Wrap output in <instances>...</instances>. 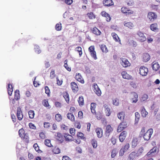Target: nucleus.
Masks as SVG:
<instances>
[{"instance_id": "09e8293b", "label": "nucleus", "mask_w": 160, "mask_h": 160, "mask_svg": "<svg viewBox=\"0 0 160 160\" xmlns=\"http://www.w3.org/2000/svg\"><path fill=\"white\" fill-rule=\"evenodd\" d=\"M55 28L57 31H59L61 30L62 28L61 24V23L57 24Z\"/></svg>"}, {"instance_id": "4be33fe9", "label": "nucleus", "mask_w": 160, "mask_h": 160, "mask_svg": "<svg viewBox=\"0 0 160 160\" xmlns=\"http://www.w3.org/2000/svg\"><path fill=\"white\" fill-rule=\"evenodd\" d=\"M150 28L151 30L154 32H156L158 30L157 24L155 23L152 24L150 26Z\"/></svg>"}, {"instance_id": "5701e85b", "label": "nucleus", "mask_w": 160, "mask_h": 160, "mask_svg": "<svg viewBox=\"0 0 160 160\" xmlns=\"http://www.w3.org/2000/svg\"><path fill=\"white\" fill-rule=\"evenodd\" d=\"M136 156V153L135 152H132L129 154L128 160H133Z\"/></svg>"}, {"instance_id": "864d4df0", "label": "nucleus", "mask_w": 160, "mask_h": 160, "mask_svg": "<svg viewBox=\"0 0 160 160\" xmlns=\"http://www.w3.org/2000/svg\"><path fill=\"white\" fill-rule=\"evenodd\" d=\"M52 151L55 154H58L60 152V150L58 148H55L53 149Z\"/></svg>"}, {"instance_id": "bf43d9fd", "label": "nucleus", "mask_w": 160, "mask_h": 160, "mask_svg": "<svg viewBox=\"0 0 160 160\" xmlns=\"http://www.w3.org/2000/svg\"><path fill=\"white\" fill-rule=\"evenodd\" d=\"M55 76L54 70H52L50 72V77L52 79L54 78Z\"/></svg>"}, {"instance_id": "5fc2aeb1", "label": "nucleus", "mask_w": 160, "mask_h": 160, "mask_svg": "<svg viewBox=\"0 0 160 160\" xmlns=\"http://www.w3.org/2000/svg\"><path fill=\"white\" fill-rule=\"evenodd\" d=\"M145 127H143L142 128V130L140 132V137H142L143 136L144 134V133L145 132Z\"/></svg>"}, {"instance_id": "e2e57ef3", "label": "nucleus", "mask_w": 160, "mask_h": 160, "mask_svg": "<svg viewBox=\"0 0 160 160\" xmlns=\"http://www.w3.org/2000/svg\"><path fill=\"white\" fill-rule=\"evenodd\" d=\"M24 130L22 128L21 129L19 130L18 133L20 137L23 136V134H24Z\"/></svg>"}, {"instance_id": "6ab92c4d", "label": "nucleus", "mask_w": 160, "mask_h": 160, "mask_svg": "<svg viewBox=\"0 0 160 160\" xmlns=\"http://www.w3.org/2000/svg\"><path fill=\"white\" fill-rule=\"evenodd\" d=\"M112 130V128L109 125H108L106 127V136H109V133L111 132Z\"/></svg>"}, {"instance_id": "423d86ee", "label": "nucleus", "mask_w": 160, "mask_h": 160, "mask_svg": "<svg viewBox=\"0 0 160 160\" xmlns=\"http://www.w3.org/2000/svg\"><path fill=\"white\" fill-rule=\"evenodd\" d=\"M137 35L139 37L138 40L139 42H142L145 41L146 40V37L144 35L143 33L141 31H138L137 32Z\"/></svg>"}, {"instance_id": "0eeeda50", "label": "nucleus", "mask_w": 160, "mask_h": 160, "mask_svg": "<svg viewBox=\"0 0 160 160\" xmlns=\"http://www.w3.org/2000/svg\"><path fill=\"white\" fill-rule=\"evenodd\" d=\"M127 127V124L126 122H122L118 126L117 131L118 132H120L122 131L124 128Z\"/></svg>"}, {"instance_id": "79ce46f5", "label": "nucleus", "mask_w": 160, "mask_h": 160, "mask_svg": "<svg viewBox=\"0 0 160 160\" xmlns=\"http://www.w3.org/2000/svg\"><path fill=\"white\" fill-rule=\"evenodd\" d=\"M148 98V95L144 94L142 95V97L141 99V101L142 102L146 101Z\"/></svg>"}, {"instance_id": "20e7f679", "label": "nucleus", "mask_w": 160, "mask_h": 160, "mask_svg": "<svg viewBox=\"0 0 160 160\" xmlns=\"http://www.w3.org/2000/svg\"><path fill=\"white\" fill-rule=\"evenodd\" d=\"M148 72V69L144 66H141L139 69V73L142 76H146Z\"/></svg>"}, {"instance_id": "f03ea898", "label": "nucleus", "mask_w": 160, "mask_h": 160, "mask_svg": "<svg viewBox=\"0 0 160 160\" xmlns=\"http://www.w3.org/2000/svg\"><path fill=\"white\" fill-rule=\"evenodd\" d=\"M158 148L157 147H154L148 152L146 155L149 157L154 156L158 152Z\"/></svg>"}, {"instance_id": "8fccbe9b", "label": "nucleus", "mask_w": 160, "mask_h": 160, "mask_svg": "<svg viewBox=\"0 0 160 160\" xmlns=\"http://www.w3.org/2000/svg\"><path fill=\"white\" fill-rule=\"evenodd\" d=\"M50 142L51 141L50 140L46 139L45 141V144L48 147H51L52 145Z\"/></svg>"}, {"instance_id": "f704fd0d", "label": "nucleus", "mask_w": 160, "mask_h": 160, "mask_svg": "<svg viewBox=\"0 0 160 160\" xmlns=\"http://www.w3.org/2000/svg\"><path fill=\"white\" fill-rule=\"evenodd\" d=\"M42 104L48 108H50L48 100L46 99H44L42 101Z\"/></svg>"}, {"instance_id": "dca6fc26", "label": "nucleus", "mask_w": 160, "mask_h": 160, "mask_svg": "<svg viewBox=\"0 0 160 160\" xmlns=\"http://www.w3.org/2000/svg\"><path fill=\"white\" fill-rule=\"evenodd\" d=\"M152 68L155 71H157L160 67L159 64L156 62H153L152 63Z\"/></svg>"}, {"instance_id": "473e14b6", "label": "nucleus", "mask_w": 160, "mask_h": 160, "mask_svg": "<svg viewBox=\"0 0 160 160\" xmlns=\"http://www.w3.org/2000/svg\"><path fill=\"white\" fill-rule=\"evenodd\" d=\"M63 96L66 102L68 103L69 101V95L66 92H63Z\"/></svg>"}, {"instance_id": "e433bc0d", "label": "nucleus", "mask_w": 160, "mask_h": 160, "mask_svg": "<svg viewBox=\"0 0 160 160\" xmlns=\"http://www.w3.org/2000/svg\"><path fill=\"white\" fill-rule=\"evenodd\" d=\"M67 117L68 119L72 121L74 120V117L73 114L71 113H68L67 114Z\"/></svg>"}, {"instance_id": "2f4dec72", "label": "nucleus", "mask_w": 160, "mask_h": 160, "mask_svg": "<svg viewBox=\"0 0 160 160\" xmlns=\"http://www.w3.org/2000/svg\"><path fill=\"white\" fill-rule=\"evenodd\" d=\"M56 138L59 141H60L61 142H63V137L61 133L58 132L57 133V135L56 136Z\"/></svg>"}, {"instance_id": "c9c22d12", "label": "nucleus", "mask_w": 160, "mask_h": 160, "mask_svg": "<svg viewBox=\"0 0 160 160\" xmlns=\"http://www.w3.org/2000/svg\"><path fill=\"white\" fill-rule=\"evenodd\" d=\"M135 123H138V121L139 120L140 118V115L139 113L138 112H136L135 113Z\"/></svg>"}, {"instance_id": "c85d7f7f", "label": "nucleus", "mask_w": 160, "mask_h": 160, "mask_svg": "<svg viewBox=\"0 0 160 160\" xmlns=\"http://www.w3.org/2000/svg\"><path fill=\"white\" fill-rule=\"evenodd\" d=\"M118 117L121 120H123L125 117V113L123 112H121L118 114Z\"/></svg>"}, {"instance_id": "6e6d98bb", "label": "nucleus", "mask_w": 160, "mask_h": 160, "mask_svg": "<svg viewBox=\"0 0 160 160\" xmlns=\"http://www.w3.org/2000/svg\"><path fill=\"white\" fill-rule=\"evenodd\" d=\"M113 104L115 105H118L119 104V100L117 98H116L113 100Z\"/></svg>"}, {"instance_id": "1a4fd4ad", "label": "nucleus", "mask_w": 160, "mask_h": 160, "mask_svg": "<svg viewBox=\"0 0 160 160\" xmlns=\"http://www.w3.org/2000/svg\"><path fill=\"white\" fill-rule=\"evenodd\" d=\"M148 18L151 21H153L157 18V15L154 12H151L148 13Z\"/></svg>"}, {"instance_id": "393cba45", "label": "nucleus", "mask_w": 160, "mask_h": 160, "mask_svg": "<svg viewBox=\"0 0 160 160\" xmlns=\"http://www.w3.org/2000/svg\"><path fill=\"white\" fill-rule=\"evenodd\" d=\"M13 89L12 86L10 84H9L8 85V92L9 95H11L13 92Z\"/></svg>"}, {"instance_id": "c756f323", "label": "nucleus", "mask_w": 160, "mask_h": 160, "mask_svg": "<svg viewBox=\"0 0 160 160\" xmlns=\"http://www.w3.org/2000/svg\"><path fill=\"white\" fill-rule=\"evenodd\" d=\"M92 32L94 34L97 35H100L101 33V32L96 27L93 28L92 30Z\"/></svg>"}, {"instance_id": "0e129e2a", "label": "nucleus", "mask_w": 160, "mask_h": 160, "mask_svg": "<svg viewBox=\"0 0 160 160\" xmlns=\"http://www.w3.org/2000/svg\"><path fill=\"white\" fill-rule=\"evenodd\" d=\"M45 93L48 94V96L50 93V91L48 87V86L45 87Z\"/></svg>"}, {"instance_id": "37998d69", "label": "nucleus", "mask_w": 160, "mask_h": 160, "mask_svg": "<svg viewBox=\"0 0 160 160\" xmlns=\"http://www.w3.org/2000/svg\"><path fill=\"white\" fill-rule=\"evenodd\" d=\"M29 117L30 118L32 119L33 118L35 113L34 111L30 110L28 112Z\"/></svg>"}, {"instance_id": "2eb2a0df", "label": "nucleus", "mask_w": 160, "mask_h": 160, "mask_svg": "<svg viewBox=\"0 0 160 160\" xmlns=\"http://www.w3.org/2000/svg\"><path fill=\"white\" fill-rule=\"evenodd\" d=\"M131 94L133 96L134 98H132V102L136 103L138 101V95L135 92H132Z\"/></svg>"}, {"instance_id": "6e6552de", "label": "nucleus", "mask_w": 160, "mask_h": 160, "mask_svg": "<svg viewBox=\"0 0 160 160\" xmlns=\"http://www.w3.org/2000/svg\"><path fill=\"white\" fill-rule=\"evenodd\" d=\"M17 116L18 119L21 120L22 119L23 116L21 111V109L20 107H18L17 109Z\"/></svg>"}, {"instance_id": "58836bf2", "label": "nucleus", "mask_w": 160, "mask_h": 160, "mask_svg": "<svg viewBox=\"0 0 160 160\" xmlns=\"http://www.w3.org/2000/svg\"><path fill=\"white\" fill-rule=\"evenodd\" d=\"M128 42L129 44L134 47H136L137 45V42L133 40H129Z\"/></svg>"}, {"instance_id": "bb28decb", "label": "nucleus", "mask_w": 160, "mask_h": 160, "mask_svg": "<svg viewBox=\"0 0 160 160\" xmlns=\"http://www.w3.org/2000/svg\"><path fill=\"white\" fill-rule=\"evenodd\" d=\"M78 102L80 106H83L84 104L83 97L82 96H80L78 99Z\"/></svg>"}, {"instance_id": "aec40b11", "label": "nucleus", "mask_w": 160, "mask_h": 160, "mask_svg": "<svg viewBox=\"0 0 160 160\" xmlns=\"http://www.w3.org/2000/svg\"><path fill=\"white\" fill-rule=\"evenodd\" d=\"M150 59V56L148 53H145L143 55V60L144 62L148 61Z\"/></svg>"}, {"instance_id": "ddd939ff", "label": "nucleus", "mask_w": 160, "mask_h": 160, "mask_svg": "<svg viewBox=\"0 0 160 160\" xmlns=\"http://www.w3.org/2000/svg\"><path fill=\"white\" fill-rule=\"evenodd\" d=\"M121 75L122 78L124 79H131L132 77L128 74L126 72L123 71L121 73Z\"/></svg>"}, {"instance_id": "4c0bfd02", "label": "nucleus", "mask_w": 160, "mask_h": 160, "mask_svg": "<svg viewBox=\"0 0 160 160\" xmlns=\"http://www.w3.org/2000/svg\"><path fill=\"white\" fill-rule=\"evenodd\" d=\"M20 98L19 92L18 90H16L15 92V99L18 100Z\"/></svg>"}, {"instance_id": "69168bd1", "label": "nucleus", "mask_w": 160, "mask_h": 160, "mask_svg": "<svg viewBox=\"0 0 160 160\" xmlns=\"http://www.w3.org/2000/svg\"><path fill=\"white\" fill-rule=\"evenodd\" d=\"M65 3L69 5H71L73 2V0H65Z\"/></svg>"}, {"instance_id": "f3484780", "label": "nucleus", "mask_w": 160, "mask_h": 160, "mask_svg": "<svg viewBox=\"0 0 160 160\" xmlns=\"http://www.w3.org/2000/svg\"><path fill=\"white\" fill-rule=\"evenodd\" d=\"M96 132L98 138H100L102 137V131L101 128H98L96 129Z\"/></svg>"}, {"instance_id": "4d7b16f0", "label": "nucleus", "mask_w": 160, "mask_h": 160, "mask_svg": "<svg viewBox=\"0 0 160 160\" xmlns=\"http://www.w3.org/2000/svg\"><path fill=\"white\" fill-rule=\"evenodd\" d=\"M87 15L89 18L90 19H92L94 18L95 17L92 12H91L90 13H88L87 14Z\"/></svg>"}, {"instance_id": "b1692460", "label": "nucleus", "mask_w": 160, "mask_h": 160, "mask_svg": "<svg viewBox=\"0 0 160 160\" xmlns=\"http://www.w3.org/2000/svg\"><path fill=\"white\" fill-rule=\"evenodd\" d=\"M124 26L128 27L130 29L132 28L134 26L132 23L127 22H124Z\"/></svg>"}, {"instance_id": "49530a36", "label": "nucleus", "mask_w": 160, "mask_h": 160, "mask_svg": "<svg viewBox=\"0 0 160 160\" xmlns=\"http://www.w3.org/2000/svg\"><path fill=\"white\" fill-rule=\"evenodd\" d=\"M101 48L103 52L106 53L108 51L107 48L105 45H102L101 47Z\"/></svg>"}, {"instance_id": "ea45409f", "label": "nucleus", "mask_w": 160, "mask_h": 160, "mask_svg": "<svg viewBox=\"0 0 160 160\" xmlns=\"http://www.w3.org/2000/svg\"><path fill=\"white\" fill-rule=\"evenodd\" d=\"M138 144V140L136 138H134L132 142V147L134 148Z\"/></svg>"}, {"instance_id": "052dcab7", "label": "nucleus", "mask_w": 160, "mask_h": 160, "mask_svg": "<svg viewBox=\"0 0 160 160\" xmlns=\"http://www.w3.org/2000/svg\"><path fill=\"white\" fill-rule=\"evenodd\" d=\"M90 54H91V56L95 60H96L97 59V56H96V52L95 51L91 53Z\"/></svg>"}, {"instance_id": "de8ad7c7", "label": "nucleus", "mask_w": 160, "mask_h": 160, "mask_svg": "<svg viewBox=\"0 0 160 160\" xmlns=\"http://www.w3.org/2000/svg\"><path fill=\"white\" fill-rule=\"evenodd\" d=\"M55 119L58 122H60L62 119V117L59 114H57L55 115Z\"/></svg>"}, {"instance_id": "338daca9", "label": "nucleus", "mask_w": 160, "mask_h": 160, "mask_svg": "<svg viewBox=\"0 0 160 160\" xmlns=\"http://www.w3.org/2000/svg\"><path fill=\"white\" fill-rule=\"evenodd\" d=\"M89 51L90 52V53L93 52H95L94 50V46H90L88 49Z\"/></svg>"}, {"instance_id": "cd10ccee", "label": "nucleus", "mask_w": 160, "mask_h": 160, "mask_svg": "<svg viewBox=\"0 0 160 160\" xmlns=\"http://www.w3.org/2000/svg\"><path fill=\"white\" fill-rule=\"evenodd\" d=\"M64 136L65 138V140L66 141H72V137L71 135L68 134H65Z\"/></svg>"}, {"instance_id": "a211bd4d", "label": "nucleus", "mask_w": 160, "mask_h": 160, "mask_svg": "<svg viewBox=\"0 0 160 160\" xmlns=\"http://www.w3.org/2000/svg\"><path fill=\"white\" fill-rule=\"evenodd\" d=\"M112 35L113 38V39L117 42H118L119 43L121 44L120 40L118 35L115 32H113L112 33Z\"/></svg>"}, {"instance_id": "9b49d317", "label": "nucleus", "mask_w": 160, "mask_h": 160, "mask_svg": "<svg viewBox=\"0 0 160 160\" xmlns=\"http://www.w3.org/2000/svg\"><path fill=\"white\" fill-rule=\"evenodd\" d=\"M103 3L105 6L109 7L113 5L112 0H106L103 1Z\"/></svg>"}, {"instance_id": "603ef678", "label": "nucleus", "mask_w": 160, "mask_h": 160, "mask_svg": "<svg viewBox=\"0 0 160 160\" xmlns=\"http://www.w3.org/2000/svg\"><path fill=\"white\" fill-rule=\"evenodd\" d=\"M35 150L38 152H39L40 150H39V147L38 146V144L37 143H35L33 146Z\"/></svg>"}, {"instance_id": "13d9d810", "label": "nucleus", "mask_w": 160, "mask_h": 160, "mask_svg": "<svg viewBox=\"0 0 160 160\" xmlns=\"http://www.w3.org/2000/svg\"><path fill=\"white\" fill-rule=\"evenodd\" d=\"M129 148V143H126L125 145L124 146V148H122L124 152H126L128 149Z\"/></svg>"}, {"instance_id": "774afa93", "label": "nucleus", "mask_w": 160, "mask_h": 160, "mask_svg": "<svg viewBox=\"0 0 160 160\" xmlns=\"http://www.w3.org/2000/svg\"><path fill=\"white\" fill-rule=\"evenodd\" d=\"M62 160H71V159L68 156H64L62 157Z\"/></svg>"}, {"instance_id": "7ed1b4c3", "label": "nucleus", "mask_w": 160, "mask_h": 160, "mask_svg": "<svg viewBox=\"0 0 160 160\" xmlns=\"http://www.w3.org/2000/svg\"><path fill=\"white\" fill-rule=\"evenodd\" d=\"M92 88H94L93 91L98 96H100L101 94V92L96 83H94L92 84Z\"/></svg>"}, {"instance_id": "3c124183", "label": "nucleus", "mask_w": 160, "mask_h": 160, "mask_svg": "<svg viewBox=\"0 0 160 160\" xmlns=\"http://www.w3.org/2000/svg\"><path fill=\"white\" fill-rule=\"evenodd\" d=\"M76 51L78 52L79 53V55L81 56L82 54V48L80 47H78L75 49Z\"/></svg>"}, {"instance_id": "4468645a", "label": "nucleus", "mask_w": 160, "mask_h": 160, "mask_svg": "<svg viewBox=\"0 0 160 160\" xmlns=\"http://www.w3.org/2000/svg\"><path fill=\"white\" fill-rule=\"evenodd\" d=\"M75 78L78 81L82 83H84V81L83 80L82 77L80 73H76L75 76Z\"/></svg>"}, {"instance_id": "412c9836", "label": "nucleus", "mask_w": 160, "mask_h": 160, "mask_svg": "<svg viewBox=\"0 0 160 160\" xmlns=\"http://www.w3.org/2000/svg\"><path fill=\"white\" fill-rule=\"evenodd\" d=\"M101 14L102 16H104L105 17H108V18H107V22H109L111 20V18L110 15L108 13L105 12V11H103L102 12H101Z\"/></svg>"}, {"instance_id": "c03bdc74", "label": "nucleus", "mask_w": 160, "mask_h": 160, "mask_svg": "<svg viewBox=\"0 0 160 160\" xmlns=\"http://www.w3.org/2000/svg\"><path fill=\"white\" fill-rule=\"evenodd\" d=\"M143 151V148L142 147H141L137 151L136 153V156L138 157L141 155Z\"/></svg>"}, {"instance_id": "9d476101", "label": "nucleus", "mask_w": 160, "mask_h": 160, "mask_svg": "<svg viewBox=\"0 0 160 160\" xmlns=\"http://www.w3.org/2000/svg\"><path fill=\"white\" fill-rule=\"evenodd\" d=\"M71 88L73 92H76L78 90V87L77 84L75 82H72L71 83Z\"/></svg>"}, {"instance_id": "a19ab883", "label": "nucleus", "mask_w": 160, "mask_h": 160, "mask_svg": "<svg viewBox=\"0 0 160 160\" xmlns=\"http://www.w3.org/2000/svg\"><path fill=\"white\" fill-rule=\"evenodd\" d=\"M92 144L93 148H96L97 147V141L95 139H92L91 141Z\"/></svg>"}, {"instance_id": "a878e982", "label": "nucleus", "mask_w": 160, "mask_h": 160, "mask_svg": "<svg viewBox=\"0 0 160 160\" xmlns=\"http://www.w3.org/2000/svg\"><path fill=\"white\" fill-rule=\"evenodd\" d=\"M141 113L142 116L143 117H145L148 113V112L146 111L144 107L142 108V109L141 110Z\"/></svg>"}, {"instance_id": "7c9ffc66", "label": "nucleus", "mask_w": 160, "mask_h": 160, "mask_svg": "<svg viewBox=\"0 0 160 160\" xmlns=\"http://www.w3.org/2000/svg\"><path fill=\"white\" fill-rule=\"evenodd\" d=\"M121 11L123 13H132L130 12L131 11L128 10L127 8L122 7L121 8Z\"/></svg>"}, {"instance_id": "f257e3e1", "label": "nucleus", "mask_w": 160, "mask_h": 160, "mask_svg": "<svg viewBox=\"0 0 160 160\" xmlns=\"http://www.w3.org/2000/svg\"><path fill=\"white\" fill-rule=\"evenodd\" d=\"M153 132V129L150 128L144 134L143 137L145 140L148 141L150 139L151 135Z\"/></svg>"}, {"instance_id": "39448f33", "label": "nucleus", "mask_w": 160, "mask_h": 160, "mask_svg": "<svg viewBox=\"0 0 160 160\" xmlns=\"http://www.w3.org/2000/svg\"><path fill=\"white\" fill-rule=\"evenodd\" d=\"M121 61L120 63L124 67H127L130 65V63L127 59L125 58H121Z\"/></svg>"}, {"instance_id": "a18cd8bd", "label": "nucleus", "mask_w": 160, "mask_h": 160, "mask_svg": "<svg viewBox=\"0 0 160 160\" xmlns=\"http://www.w3.org/2000/svg\"><path fill=\"white\" fill-rule=\"evenodd\" d=\"M64 67L68 71H71V68H69L68 67V65L67 64V60H66L64 62Z\"/></svg>"}, {"instance_id": "72a5a7b5", "label": "nucleus", "mask_w": 160, "mask_h": 160, "mask_svg": "<svg viewBox=\"0 0 160 160\" xmlns=\"http://www.w3.org/2000/svg\"><path fill=\"white\" fill-rule=\"evenodd\" d=\"M34 50L35 52L37 54H39L41 52V51L39 47L37 45H35L34 46Z\"/></svg>"}, {"instance_id": "f8f14e48", "label": "nucleus", "mask_w": 160, "mask_h": 160, "mask_svg": "<svg viewBox=\"0 0 160 160\" xmlns=\"http://www.w3.org/2000/svg\"><path fill=\"white\" fill-rule=\"evenodd\" d=\"M103 108L105 109L106 115L108 116H109L111 114V112L110 111L109 107L108 106L105 104L103 106Z\"/></svg>"}, {"instance_id": "680f3d73", "label": "nucleus", "mask_w": 160, "mask_h": 160, "mask_svg": "<svg viewBox=\"0 0 160 160\" xmlns=\"http://www.w3.org/2000/svg\"><path fill=\"white\" fill-rule=\"evenodd\" d=\"M69 132L72 135H74L75 134V129L74 128H71L69 129Z\"/></svg>"}]
</instances>
